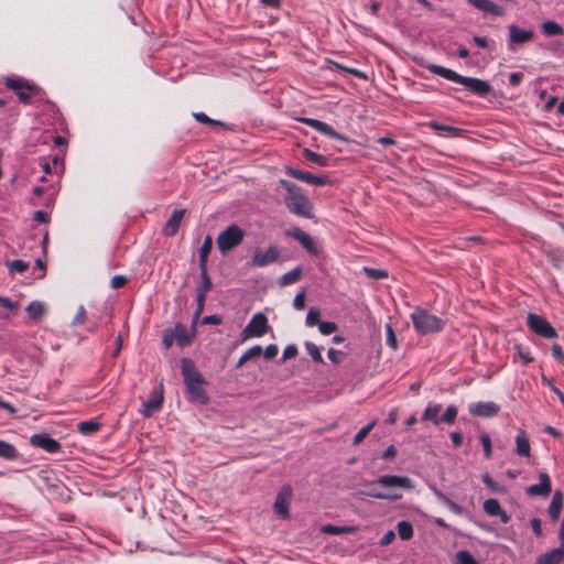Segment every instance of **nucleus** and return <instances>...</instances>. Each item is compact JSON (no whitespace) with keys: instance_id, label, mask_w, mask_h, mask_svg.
I'll list each match as a JSON object with an SVG mask.
<instances>
[{"instance_id":"f257e3e1","label":"nucleus","mask_w":564,"mask_h":564,"mask_svg":"<svg viewBox=\"0 0 564 564\" xmlns=\"http://www.w3.org/2000/svg\"><path fill=\"white\" fill-rule=\"evenodd\" d=\"M181 371L186 387L187 398L189 401L206 404L208 397L204 390L205 379L197 371L194 361L189 358H182Z\"/></svg>"},{"instance_id":"f03ea898","label":"nucleus","mask_w":564,"mask_h":564,"mask_svg":"<svg viewBox=\"0 0 564 564\" xmlns=\"http://www.w3.org/2000/svg\"><path fill=\"white\" fill-rule=\"evenodd\" d=\"M426 68L434 75H438L447 80L463 85L471 94L478 97H485L491 91V86L486 80L476 77L462 76L453 69L436 64H430Z\"/></svg>"},{"instance_id":"7ed1b4c3","label":"nucleus","mask_w":564,"mask_h":564,"mask_svg":"<svg viewBox=\"0 0 564 564\" xmlns=\"http://www.w3.org/2000/svg\"><path fill=\"white\" fill-rule=\"evenodd\" d=\"M280 185L286 191L284 203L288 209L296 216L312 218L313 204L303 194L302 189L296 184L286 180H280Z\"/></svg>"},{"instance_id":"20e7f679","label":"nucleus","mask_w":564,"mask_h":564,"mask_svg":"<svg viewBox=\"0 0 564 564\" xmlns=\"http://www.w3.org/2000/svg\"><path fill=\"white\" fill-rule=\"evenodd\" d=\"M411 319L414 329L420 335L437 333L443 329L445 324L443 319L422 307L414 308L411 313Z\"/></svg>"},{"instance_id":"39448f33","label":"nucleus","mask_w":564,"mask_h":564,"mask_svg":"<svg viewBox=\"0 0 564 564\" xmlns=\"http://www.w3.org/2000/svg\"><path fill=\"white\" fill-rule=\"evenodd\" d=\"M442 409H443V406L441 403H430L425 408L421 420L430 421L434 425H438L440 423H445L448 425L453 424L457 417V413H458L457 406L454 404L448 405L446 408L445 412L443 413V415L440 416Z\"/></svg>"},{"instance_id":"423d86ee","label":"nucleus","mask_w":564,"mask_h":564,"mask_svg":"<svg viewBox=\"0 0 564 564\" xmlns=\"http://www.w3.org/2000/svg\"><path fill=\"white\" fill-rule=\"evenodd\" d=\"M245 238V231L236 224H231L225 230L220 231L216 238V243L221 253H227L239 246Z\"/></svg>"},{"instance_id":"0eeeda50","label":"nucleus","mask_w":564,"mask_h":564,"mask_svg":"<svg viewBox=\"0 0 564 564\" xmlns=\"http://www.w3.org/2000/svg\"><path fill=\"white\" fill-rule=\"evenodd\" d=\"M7 88L13 90L18 99L23 104H30L32 97L41 93V88L23 78L7 77L4 80Z\"/></svg>"},{"instance_id":"6e6552de","label":"nucleus","mask_w":564,"mask_h":564,"mask_svg":"<svg viewBox=\"0 0 564 564\" xmlns=\"http://www.w3.org/2000/svg\"><path fill=\"white\" fill-rule=\"evenodd\" d=\"M269 329L268 318L263 313H256L247 326L242 329L241 336L243 340L254 337H262Z\"/></svg>"},{"instance_id":"1a4fd4ad","label":"nucleus","mask_w":564,"mask_h":564,"mask_svg":"<svg viewBox=\"0 0 564 564\" xmlns=\"http://www.w3.org/2000/svg\"><path fill=\"white\" fill-rule=\"evenodd\" d=\"M528 326L536 335L543 338H555L557 336L552 325L542 316L529 313L528 314Z\"/></svg>"},{"instance_id":"9d476101","label":"nucleus","mask_w":564,"mask_h":564,"mask_svg":"<svg viewBox=\"0 0 564 564\" xmlns=\"http://www.w3.org/2000/svg\"><path fill=\"white\" fill-rule=\"evenodd\" d=\"M372 484H377L387 489H414V484L411 478L399 475H382L373 480Z\"/></svg>"},{"instance_id":"9b49d317","label":"nucleus","mask_w":564,"mask_h":564,"mask_svg":"<svg viewBox=\"0 0 564 564\" xmlns=\"http://www.w3.org/2000/svg\"><path fill=\"white\" fill-rule=\"evenodd\" d=\"M280 257V250L276 246H269L265 250L256 249L251 264L256 268H263L275 262Z\"/></svg>"},{"instance_id":"f8f14e48","label":"nucleus","mask_w":564,"mask_h":564,"mask_svg":"<svg viewBox=\"0 0 564 564\" xmlns=\"http://www.w3.org/2000/svg\"><path fill=\"white\" fill-rule=\"evenodd\" d=\"M292 500V488L289 485H284L276 495L274 502V511L281 519L289 517V507Z\"/></svg>"},{"instance_id":"ddd939ff","label":"nucleus","mask_w":564,"mask_h":564,"mask_svg":"<svg viewBox=\"0 0 564 564\" xmlns=\"http://www.w3.org/2000/svg\"><path fill=\"white\" fill-rule=\"evenodd\" d=\"M163 404V386L162 383L154 388L151 392L150 399L143 403L141 411L145 417H151L154 413L159 412Z\"/></svg>"},{"instance_id":"4468645a","label":"nucleus","mask_w":564,"mask_h":564,"mask_svg":"<svg viewBox=\"0 0 564 564\" xmlns=\"http://www.w3.org/2000/svg\"><path fill=\"white\" fill-rule=\"evenodd\" d=\"M285 173L291 177H294L296 180H300L302 182H305L307 184H313L316 186H324L329 183L328 177L325 175H313L308 172L293 169L291 166L285 167Z\"/></svg>"},{"instance_id":"2eb2a0df","label":"nucleus","mask_w":564,"mask_h":564,"mask_svg":"<svg viewBox=\"0 0 564 564\" xmlns=\"http://www.w3.org/2000/svg\"><path fill=\"white\" fill-rule=\"evenodd\" d=\"M468 411L473 416L492 417L499 413L500 406L492 401H480L470 403L468 406Z\"/></svg>"},{"instance_id":"dca6fc26","label":"nucleus","mask_w":564,"mask_h":564,"mask_svg":"<svg viewBox=\"0 0 564 564\" xmlns=\"http://www.w3.org/2000/svg\"><path fill=\"white\" fill-rule=\"evenodd\" d=\"M30 441L33 446L40 447L51 454L57 453L61 449V444L45 433L34 434L31 436Z\"/></svg>"},{"instance_id":"f3484780","label":"nucleus","mask_w":564,"mask_h":564,"mask_svg":"<svg viewBox=\"0 0 564 564\" xmlns=\"http://www.w3.org/2000/svg\"><path fill=\"white\" fill-rule=\"evenodd\" d=\"M288 235L297 240L303 248L311 254H317L318 250L313 238L303 229L294 227L288 231Z\"/></svg>"},{"instance_id":"a211bd4d","label":"nucleus","mask_w":564,"mask_h":564,"mask_svg":"<svg viewBox=\"0 0 564 564\" xmlns=\"http://www.w3.org/2000/svg\"><path fill=\"white\" fill-rule=\"evenodd\" d=\"M539 484L531 485L527 488L529 496L547 497L552 491L551 479L546 473L539 474Z\"/></svg>"},{"instance_id":"6ab92c4d","label":"nucleus","mask_w":564,"mask_h":564,"mask_svg":"<svg viewBox=\"0 0 564 564\" xmlns=\"http://www.w3.org/2000/svg\"><path fill=\"white\" fill-rule=\"evenodd\" d=\"M175 341L180 347H186L191 344L192 338L194 336L195 327L193 326L191 329L187 328L186 325L182 323H176L174 328L171 329Z\"/></svg>"},{"instance_id":"aec40b11","label":"nucleus","mask_w":564,"mask_h":564,"mask_svg":"<svg viewBox=\"0 0 564 564\" xmlns=\"http://www.w3.org/2000/svg\"><path fill=\"white\" fill-rule=\"evenodd\" d=\"M300 121L332 139H341V135L326 122L313 118H301Z\"/></svg>"},{"instance_id":"412c9836","label":"nucleus","mask_w":564,"mask_h":564,"mask_svg":"<svg viewBox=\"0 0 564 564\" xmlns=\"http://www.w3.org/2000/svg\"><path fill=\"white\" fill-rule=\"evenodd\" d=\"M185 212V209L173 210L162 230L166 237H173L177 234Z\"/></svg>"},{"instance_id":"4be33fe9","label":"nucleus","mask_w":564,"mask_h":564,"mask_svg":"<svg viewBox=\"0 0 564 564\" xmlns=\"http://www.w3.org/2000/svg\"><path fill=\"white\" fill-rule=\"evenodd\" d=\"M534 33L530 30H522L516 24L509 25V40L512 44H523L531 41Z\"/></svg>"},{"instance_id":"5701e85b","label":"nucleus","mask_w":564,"mask_h":564,"mask_svg":"<svg viewBox=\"0 0 564 564\" xmlns=\"http://www.w3.org/2000/svg\"><path fill=\"white\" fill-rule=\"evenodd\" d=\"M468 2L485 13H489L495 17H500L503 14L502 7L498 6L491 0H468Z\"/></svg>"},{"instance_id":"b1692460","label":"nucleus","mask_w":564,"mask_h":564,"mask_svg":"<svg viewBox=\"0 0 564 564\" xmlns=\"http://www.w3.org/2000/svg\"><path fill=\"white\" fill-rule=\"evenodd\" d=\"M429 127L434 130L440 135L448 137V138H457L464 133V130L460 128L442 124L437 121L429 122Z\"/></svg>"},{"instance_id":"393cba45","label":"nucleus","mask_w":564,"mask_h":564,"mask_svg":"<svg viewBox=\"0 0 564 564\" xmlns=\"http://www.w3.org/2000/svg\"><path fill=\"white\" fill-rule=\"evenodd\" d=\"M564 558V549L562 546L553 549L549 552L541 554L538 557L536 564H560Z\"/></svg>"},{"instance_id":"a878e982","label":"nucleus","mask_w":564,"mask_h":564,"mask_svg":"<svg viewBox=\"0 0 564 564\" xmlns=\"http://www.w3.org/2000/svg\"><path fill=\"white\" fill-rule=\"evenodd\" d=\"M531 452L530 443L524 431L516 436V453L521 457H529Z\"/></svg>"},{"instance_id":"bb28decb","label":"nucleus","mask_w":564,"mask_h":564,"mask_svg":"<svg viewBox=\"0 0 564 564\" xmlns=\"http://www.w3.org/2000/svg\"><path fill=\"white\" fill-rule=\"evenodd\" d=\"M562 507L563 495L561 491H555L549 506V514L553 521H556L560 518Z\"/></svg>"},{"instance_id":"cd10ccee","label":"nucleus","mask_w":564,"mask_h":564,"mask_svg":"<svg viewBox=\"0 0 564 564\" xmlns=\"http://www.w3.org/2000/svg\"><path fill=\"white\" fill-rule=\"evenodd\" d=\"M200 272V281L196 286V295L206 296V294L212 290L213 283L207 273V267L199 268Z\"/></svg>"},{"instance_id":"c85d7f7f","label":"nucleus","mask_w":564,"mask_h":564,"mask_svg":"<svg viewBox=\"0 0 564 564\" xmlns=\"http://www.w3.org/2000/svg\"><path fill=\"white\" fill-rule=\"evenodd\" d=\"M213 247V239L209 235H207L198 250L199 259L198 264L199 268L207 267V258Z\"/></svg>"},{"instance_id":"c756f323","label":"nucleus","mask_w":564,"mask_h":564,"mask_svg":"<svg viewBox=\"0 0 564 564\" xmlns=\"http://www.w3.org/2000/svg\"><path fill=\"white\" fill-rule=\"evenodd\" d=\"M28 316L33 319H40L45 313V305L42 302L33 301L25 308Z\"/></svg>"},{"instance_id":"7c9ffc66","label":"nucleus","mask_w":564,"mask_h":564,"mask_svg":"<svg viewBox=\"0 0 564 564\" xmlns=\"http://www.w3.org/2000/svg\"><path fill=\"white\" fill-rule=\"evenodd\" d=\"M301 274H302V269L300 267H296L293 270L281 275L279 279V284L281 286L294 284L301 279Z\"/></svg>"},{"instance_id":"2f4dec72","label":"nucleus","mask_w":564,"mask_h":564,"mask_svg":"<svg viewBox=\"0 0 564 564\" xmlns=\"http://www.w3.org/2000/svg\"><path fill=\"white\" fill-rule=\"evenodd\" d=\"M434 495L436 498L443 502L445 506L448 507V509L454 512L455 514H462L464 512L463 507H460L455 501L451 500L446 495H444L442 491L434 489Z\"/></svg>"},{"instance_id":"473e14b6","label":"nucleus","mask_w":564,"mask_h":564,"mask_svg":"<svg viewBox=\"0 0 564 564\" xmlns=\"http://www.w3.org/2000/svg\"><path fill=\"white\" fill-rule=\"evenodd\" d=\"M542 33L546 36H556L564 33L563 28L554 21H545L541 25Z\"/></svg>"},{"instance_id":"72a5a7b5","label":"nucleus","mask_w":564,"mask_h":564,"mask_svg":"<svg viewBox=\"0 0 564 564\" xmlns=\"http://www.w3.org/2000/svg\"><path fill=\"white\" fill-rule=\"evenodd\" d=\"M303 156L307 161H310L318 166H327L328 165V159L326 156H324L319 153H316L307 148H305L303 150Z\"/></svg>"},{"instance_id":"f704fd0d","label":"nucleus","mask_w":564,"mask_h":564,"mask_svg":"<svg viewBox=\"0 0 564 564\" xmlns=\"http://www.w3.org/2000/svg\"><path fill=\"white\" fill-rule=\"evenodd\" d=\"M100 429V423L89 420L83 421L77 424V430L83 435H91Z\"/></svg>"},{"instance_id":"c9c22d12","label":"nucleus","mask_w":564,"mask_h":564,"mask_svg":"<svg viewBox=\"0 0 564 564\" xmlns=\"http://www.w3.org/2000/svg\"><path fill=\"white\" fill-rule=\"evenodd\" d=\"M0 457L9 460L15 459L18 451L12 444L0 440Z\"/></svg>"},{"instance_id":"e433bc0d","label":"nucleus","mask_w":564,"mask_h":564,"mask_svg":"<svg viewBox=\"0 0 564 564\" xmlns=\"http://www.w3.org/2000/svg\"><path fill=\"white\" fill-rule=\"evenodd\" d=\"M262 354V347L260 345H256L248 350H246L237 362V368L242 367L249 359L259 357Z\"/></svg>"},{"instance_id":"4c0bfd02","label":"nucleus","mask_w":564,"mask_h":564,"mask_svg":"<svg viewBox=\"0 0 564 564\" xmlns=\"http://www.w3.org/2000/svg\"><path fill=\"white\" fill-rule=\"evenodd\" d=\"M398 534L403 541H408L413 536V527L408 521H400L397 525Z\"/></svg>"},{"instance_id":"58836bf2","label":"nucleus","mask_w":564,"mask_h":564,"mask_svg":"<svg viewBox=\"0 0 564 564\" xmlns=\"http://www.w3.org/2000/svg\"><path fill=\"white\" fill-rule=\"evenodd\" d=\"M359 495L368 496L375 499L390 500L397 501L402 498V495H386L381 491L370 490V491H360Z\"/></svg>"},{"instance_id":"ea45409f","label":"nucleus","mask_w":564,"mask_h":564,"mask_svg":"<svg viewBox=\"0 0 564 564\" xmlns=\"http://www.w3.org/2000/svg\"><path fill=\"white\" fill-rule=\"evenodd\" d=\"M501 507L497 499L490 498L484 502V511L491 517H496L500 513Z\"/></svg>"},{"instance_id":"a19ab883","label":"nucleus","mask_w":564,"mask_h":564,"mask_svg":"<svg viewBox=\"0 0 564 564\" xmlns=\"http://www.w3.org/2000/svg\"><path fill=\"white\" fill-rule=\"evenodd\" d=\"M305 349L315 362H319V364L324 362L323 356L321 354V349L314 343L306 341Z\"/></svg>"},{"instance_id":"79ce46f5","label":"nucleus","mask_w":564,"mask_h":564,"mask_svg":"<svg viewBox=\"0 0 564 564\" xmlns=\"http://www.w3.org/2000/svg\"><path fill=\"white\" fill-rule=\"evenodd\" d=\"M376 424H377V421H372V422L368 423L366 426H364L362 429H360L359 432L355 435L352 444L355 446L359 445L367 437V435L370 433V431L376 426Z\"/></svg>"},{"instance_id":"37998d69","label":"nucleus","mask_w":564,"mask_h":564,"mask_svg":"<svg viewBox=\"0 0 564 564\" xmlns=\"http://www.w3.org/2000/svg\"><path fill=\"white\" fill-rule=\"evenodd\" d=\"M7 268L10 272L23 273L29 269V263L23 260H12L7 262Z\"/></svg>"},{"instance_id":"c03bdc74","label":"nucleus","mask_w":564,"mask_h":564,"mask_svg":"<svg viewBox=\"0 0 564 564\" xmlns=\"http://www.w3.org/2000/svg\"><path fill=\"white\" fill-rule=\"evenodd\" d=\"M321 318V312L318 308H315V307H312L308 310L307 314H306V325L312 327V326H315V325H319V323H322V321L319 319Z\"/></svg>"},{"instance_id":"a18cd8bd","label":"nucleus","mask_w":564,"mask_h":564,"mask_svg":"<svg viewBox=\"0 0 564 564\" xmlns=\"http://www.w3.org/2000/svg\"><path fill=\"white\" fill-rule=\"evenodd\" d=\"M323 531L325 533H330V534L352 533L355 531V528L354 527H336V525L328 524L323 528Z\"/></svg>"},{"instance_id":"49530a36","label":"nucleus","mask_w":564,"mask_h":564,"mask_svg":"<svg viewBox=\"0 0 564 564\" xmlns=\"http://www.w3.org/2000/svg\"><path fill=\"white\" fill-rule=\"evenodd\" d=\"M457 564H478L476 558L468 551H458L456 553Z\"/></svg>"},{"instance_id":"de8ad7c7","label":"nucleus","mask_w":564,"mask_h":564,"mask_svg":"<svg viewBox=\"0 0 564 564\" xmlns=\"http://www.w3.org/2000/svg\"><path fill=\"white\" fill-rule=\"evenodd\" d=\"M479 440L484 448L485 457L490 458L492 454L490 436L487 433H481Z\"/></svg>"},{"instance_id":"09e8293b","label":"nucleus","mask_w":564,"mask_h":564,"mask_svg":"<svg viewBox=\"0 0 564 564\" xmlns=\"http://www.w3.org/2000/svg\"><path fill=\"white\" fill-rule=\"evenodd\" d=\"M338 326L334 322H322L318 325V329L323 335H330L337 330Z\"/></svg>"},{"instance_id":"8fccbe9b","label":"nucleus","mask_w":564,"mask_h":564,"mask_svg":"<svg viewBox=\"0 0 564 564\" xmlns=\"http://www.w3.org/2000/svg\"><path fill=\"white\" fill-rule=\"evenodd\" d=\"M364 270L369 278H372L376 280L384 279L388 276V272L386 270L372 269V268H365Z\"/></svg>"},{"instance_id":"3c124183","label":"nucleus","mask_w":564,"mask_h":564,"mask_svg":"<svg viewBox=\"0 0 564 564\" xmlns=\"http://www.w3.org/2000/svg\"><path fill=\"white\" fill-rule=\"evenodd\" d=\"M194 118L200 122V123H205V124H220L223 126L224 123L220 122V121H217V120H214V119H210L206 113L204 112H195L194 115Z\"/></svg>"},{"instance_id":"603ef678","label":"nucleus","mask_w":564,"mask_h":564,"mask_svg":"<svg viewBox=\"0 0 564 564\" xmlns=\"http://www.w3.org/2000/svg\"><path fill=\"white\" fill-rule=\"evenodd\" d=\"M386 333H387L388 346L395 349L397 348V337H395L394 330L390 324L386 325Z\"/></svg>"},{"instance_id":"864d4df0","label":"nucleus","mask_w":564,"mask_h":564,"mask_svg":"<svg viewBox=\"0 0 564 564\" xmlns=\"http://www.w3.org/2000/svg\"><path fill=\"white\" fill-rule=\"evenodd\" d=\"M327 356L334 364H340L343 361V358L345 357V354L340 350H336L334 348H329L327 351Z\"/></svg>"},{"instance_id":"5fc2aeb1","label":"nucleus","mask_w":564,"mask_h":564,"mask_svg":"<svg viewBox=\"0 0 564 564\" xmlns=\"http://www.w3.org/2000/svg\"><path fill=\"white\" fill-rule=\"evenodd\" d=\"M297 355V347L293 344L288 345L282 354V361L294 358Z\"/></svg>"},{"instance_id":"6e6d98bb","label":"nucleus","mask_w":564,"mask_h":564,"mask_svg":"<svg viewBox=\"0 0 564 564\" xmlns=\"http://www.w3.org/2000/svg\"><path fill=\"white\" fill-rule=\"evenodd\" d=\"M206 296L196 295V310L194 312V322L200 316L204 310Z\"/></svg>"},{"instance_id":"4d7b16f0","label":"nucleus","mask_w":564,"mask_h":564,"mask_svg":"<svg viewBox=\"0 0 564 564\" xmlns=\"http://www.w3.org/2000/svg\"><path fill=\"white\" fill-rule=\"evenodd\" d=\"M86 319V311L83 305L77 308V313L74 317L73 325H82Z\"/></svg>"},{"instance_id":"13d9d810","label":"nucleus","mask_w":564,"mask_h":564,"mask_svg":"<svg viewBox=\"0 0 564 564\" xmlns=\"http://www.w3.org/2000/svg\"><path fill=\"white\" fill-rule=\"evenodd\" d=\"M293 306L295 310H303L304 306H305V293L304 292H300L295 295L294 297V301H293Z\"/></svg>"},{"instance_id":"bf43d9fd","label":"nucleus","mask_w":564,"mask_h":564,"mask_svg":"<svg viewBox=\"0 0 564 564\" xmlns=\"http://www.w3.org/2000/svg\"><path fill=\"white\" fill-rule=\"evenodd\" d=\"M127 283V278L124 275H115L110 281V285L112 289H120Z\"/></svg>"},{"instance_id":"052dcab7","label":"nucleus","mask_w":564,"mask_h":564,"mask_svg":"<svg viewBox=\"0 0 564 564\" xmlns=\"http://www.w3.org/2000/svg\"><path fill=\"white\" fill-rule=\"evenodd\" d=\"M482 481L485 482V485L490 488L491 490L494 491H500V487L499 485L490 477L489 474H485L482 476Z\"/></svg>"},{"instance_id":"680f3d73","label":"nucleus","mask_w":564,"mask_h":564,"mask_svg":"<svg viewBox=\"0 0 564 564\" xmlns=\"http://www.w3.org/2000/svg\"><path fill=\"white\" fill-rule=\"evenodd\" d=\"M278 351H279L278 346L274 344H271V345L267 346L263 351L264 358L272 359L278 355Z\"/></svg>"},{"instance_id":"e2e57ef3","label":"nucleus","mask_w":564,"mask_h":564,"mask_svg":"<svg viewBox=\"0 0 564 564\" xmlns=\"http://www.w3.org/2000/svg\"><path fill=\"white\" fill-rule=\"evenodd\" d=\"M175 340L174 335L171 329H166L164 332L162 343L165 348H170L173 345V341Z\"/></svg>"},{"instance_id":"0e129e2a","label":"nucleus","mask_w":564,"mask_h":564,"mask_svg":"<svg viewBox=\"0 0 564 564\" xmlns=\"http://www.w3.org/2000/svg\"><path fill=\"white\" fill-rule=\"evenodd\" d=\"M0 305L10 311L18 308V303L11 301L9 297L6 296H0Z\"/></svg>"},{"instance_id":"69168bd1","label":"nucleus","mask_w":564,"mask_h":564,"mask_svg":"<svg viewBox=\"0 0 564 564\" xmlns=\"http://www.w3.org/2000/svg\"><path fill=\"white\" fill-rule=\"evenodd\" d=\"M552 356L560 362H564V351L560 345L554 344L552 346Z\"/></svg>"},{"instance_id":"338daca9","label":"nucleus","mask_w":564,"mask_h":564,"mask_svg":"<svg viewBox=\"0 0 564 564\" xmlns=\"http://www.w3.org/2000/svg\"><path fill=\"white\" fill-rule=\"evenodd\" d=\"M522 79H523V74L519 73V72L511 73L509 76V83L513 87L519 86L520 83L522 82Z\"/></svg>"},{"instance_id":"774afa93","label":"nucleus","mask_w":564,"mask_h":564,"mask_svg":"<svg viewBox=\"0 0 564 564\" xmlns=\"http://www.w3.org/2000/svg\"><path fill=\"white\" fill-rule=\"evenodd\" d=\"M530 524H531V528H532V531L534 532V534L538 538H540L542 535V528H541L540 519H538V518L531 519Z\"/></svg>"}]
</instances>
